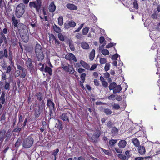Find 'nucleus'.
Masks as SVG:
<instances>
[{
    "instance_id": "nucleus-12",
    "label": "nucleus",
    "mask_w": 160,
    "mask_h": 160,
    "mask_svg": "<svg viewBox=\"0 0 160 160\" xmlns=\"http://www.w3.org/2000/svg\"><path fill=\"white\" fill-rule=\"evenodd\" d=\"M8 56V52L6 48L0 50V59L7 58Z\"/></svg>"
},
{
    "instance_id": "nucleus-7",
    "label": "nucleus",
    "mask_w": 160,
    "mask_h": 160,
    "mask_svg": "<svg viewBox=\"0 0 160 160\" xmlns=\"http://www.w3.org/2000/svg\"><path fill=\"white\" fill-rule=\"evenodd\" d=\"M45 107V104L43 101L38 104V108H36L35 110L34 116L35 118H37L39 117L41 113L43 112V108Z\"/></svg>"
},
{
    "instance_id": "nucleus-35",
    "label": "nucleus",
    "mask_w": 160,
    "mask_h": 160,
    "mask_svg": "<svg viewBox=\"0 0 160 160\" xmlns=\"http://www.w3.org/2000/svg\"><path fill=\"white\" fill-rule=\"evenodd\" d=\"M116 85V83L114 82L111 83L108 87L109 90H113Z\"/></svg>"
},
{
    "instance_id": "nucleus-46",
    "label": "nucleus",
    "mask_w": 160,
    "mask_h": 160,
    "mask_svg": "<svg viewBox=\"0 0 160 160\" xmlns=\"http://www.w3.org/2000/svg\"><path fill=\"white\" fill-rule=\"evenodd\" d=\"M58 38L60 41H63L65 40V38L64 37V36L61 33L58 34Z\"/></svg>"
},
{
    "instance_id": "nucleus-11",
    "label": "nucleus",
    "mask_w": 160,
    "mask_h": 160,
    "mask_svg": "<svg viewBox=\"0 0 160 160\" xmlns=\"http://www.w3.org/2000/svg\"><path fill=\"white\" fill-rule=\"evenodd\" d=\"M33 62V61L32 59L29 58H28L26 61V65L30 72H32L34 70V67L32 63Z\"/></svg>"
},
{
    "instance_id": "nucleus-58",
    "label": "nucleus",
    "mask_w": 160,
    "mask_h": 160,
    "mask_svg": "<svg viewBox=\"0 0 160 160\" xmlns=\"http://www.w3.org/2000/svg\"><path fill=\"white\" fill-rule=\"evenodd\" d=\"M97 64H93L91 68L90 69L89 68V69L91 71L94 70L97 68Z\"/></svg>"
},
{
    "instance_id": "nucleus-40",
    "label": "nucleus",
    "mask_w": 160,
    "mask_h": 160,
    "mask_svg": "<svg viewBox=\"0 0 160 160\" xmlns=\"http://www.w3.org/2000/svg\"><path fill=\"white\" fill-rule=\"evenodd\" d=\"M10 82L9 81L8 82H7L6 81H5V85H4V88L6 90H8L9 89V87L10 86Z\"/></svg>"
},
{
    "instance_id": "nucleus-33",
    "label": "nucleus",
    "mask_w": 160,
    "mask_h": 160,
    "mask_svg": "<svg viewBox=\"0 0 160 160\" xmlns=\"http://www.w3.org/2000/svg\"><path fill=\"white\" fill-rule=\"evenodd\" d=\"M95 55V50L94 49H92L91 52L89 54V59L91 60L92 61L93 60Z\"/></svg>"
},
{
    "instance_id": "nucleus-34",
    "label": "nucleus",
    "mask_w": 160,
    "mask_h": 160,
    "mask_svg": "<svg viewBox=\"0 0 160 160\" xmlns=\"http://www.w3.org/2000/svg\"><path fill=\"white\" fill-rule=\"evenodd\" d=\"M44 72H48L50 75H51L52 74V69L48 66H46L44 69Z\"/></svg>"
},
{
    "instance_id": "nucleus-43",
    "label": "nucleus",
    "mask_w": 160,
    "mask_h": 160,
    "mask_svg": "<svg viewBox=\"0 0 160 160\" xmlns=\"http://www.w3.org/2000/svg\"><path fill=\"white\" fill-rule=\"evenodd\" d=\"M112 106L114 109L116 110H118L120 108V106L118 104L114 103L112 104Z\"/></svg>"
},
{
    "instance_id": "nucleus-27",
    "label": "nucleus",
    "mask_w": 160,
    "mask_h": 160,
    "mask_svg": "<svg viewBox=\"0 0 160 160\" xmlns=\"http://www.w3.org/2000/svg\"><path fill=\"white\" fill-rule=\"evenodd\" d=\"M132 142L135 147H138L140 145V142L138 139L136 138H134L132 139Z\"/></svg>"
},
{
    "instance_id": "nucleus-60",
    "label": "nucleus",
    "mask_w": 160,
    "mask_h": 160,
    "mask_svg": "<svg viewBox=\"0 0 160 160\" xmlns=\"http://www.w3.org/2000/svg\"><path fill=\"white\" fill-rule=\"evenodd\" d=\"M102 85V86L105 88H107L108 87V83L107 82L105 81H103L102 82H101Z\"/></svg>"
},
{
    "instance_id": "nucleus-30",
    "label": "nucleus",
    "mask_w": 160,
    "mask_h": 160,
    "mask_svg": "<svg viewBox=\"0 0 160 160\" xmlns=\"http://www.w3.org/2000/svg\"><path fill=\"white\" fill-rule=\"evenodd\" d=\"M9 56L8 57V59L10 61L11 64L13 66L14 65V62L13 61V55L11 51H9Z\"/></svg>"
},
{
    "instance_id": "nucleus-45",
    "label": "nucleus",
    "mask_w": 160,
    "mask_h": 160,
    "mask_svg": "<svg viewBox=\"0 0 160 160\" xmlns=\"http://www.w3.org/2000/svg\"><path fill=\"white\" fill-rule=\"evenodd\" d=\"M21 126H18V125H17V127L16 128H15L13 130V132H19L21 130L22 128H20Z\"/></svg>"
},
{
    "instance_id": "nucleus-1",
    "label": "nucleus",
    "mask_w": 160,
    "mask_h": 160,
    "mask_svg": "<svg viewBox=\"0 0 160 160\" xmlns=\"http://www.w3.org/2000/svg\"><path fill=\"white\" fill-rule=\"evenodd\" d=\"M35 53L36 57L38 61H42L44 58V55L42 49L40 44L37 43L35 48Z\"/></svg>"
},
{
    "instance_id": "nucleus-3",
    "label": "nucleus",
    "mask_w": 160,
    "mask_h": 160,
    "mask_svg": "<svg viewBox=\"0 0 160 160\" xmlns=\"http://www.w3.org/2000/svg\"><path fill=\"white\" fill-rule=\"evenodd\" d=\"M11 136V134L9 132H6L5 129L0 130V145L2 143L5 138V142H8L10 140Z\"/></svg>"
},
{
    "instance_id": "nucleus-32",
    "label": "nucleus",
    "mask_w": 160,
    "mask_h": 160,
    "mask_svg": "<svg viewBox=\"0 0 160 160\" xmlns=\"http://www.w3.org/2000/svg\"><path fill=\"white\" fill-rule=\"evenodd\" d=\"M53 29L54 31L57 33H59L61 32V28L58 27L55 24H54L53 26Z\"/></svg>"
},
{
    "instance_id": "nucleus-9",
    "label": "nucleus",
    "mask_w": 160,
    "mask_h": 160,
    "mask_svg": "<svg viewBox=\"0 0 160 160\" xmlns=\"http://www.w3.org/2000/svg\"><path fill=\"white\" fill-rule=\"evenodd\" d=\"M71 115L70 112H67L62 114L60 116L59 118L64 122L68 123H69V118Z\"/></svg>"
},
{
    "instance_id": "nucleus-28",
    "label": "nucleus",
    "mask_w": 160,
    "mask_h": 160,
    "mask_svg": "<svg viewBox=\"0 0 160 160\" xmlns=\"http://www.w3.org/2000/svg\"><path fill=\"white\" fill-rule=\"evenodd\" d=\"M58 123L57 125V128L59 131L62 130L63 128V124L62 121L59 120H58Z\"/></svg>"
},
{
    "instance_id": "nucleus-21",
    "label": "nucleus",
    "mask_w": 160,
    "mask_h": 160,
    "mask_svg": "<svg viewBox=\"0 0 160 160\" xmlns=\"http://www.w3.org/2000/svg\"><path fill=\"white\" fill-rule=\"evenodd\" d=\"M47 106L49 108H54L55 104L52 100L50 99H47Z\"/></svg>"
},
{
    "instance_id": "nucleus-42",
    "label": "nucleus",
    "mask_w": 160,
    "mask_h": 160,
    "mask_svg": "<svg viewBox=\"0 0 160 160\" xmlns=\"http://www.w3.org/2000/svg\"><path fill=\"white\" fill-rule=\"evenodd\" d=\"M103 111L107 115H110L112 113V111L111 110L108 108L104 109Z\"/></svg>"
},
{
    "instance_id": "nucleus-56",
    "label": "nucleus",
    "mask_w": 160,
    "mask_h": 160,
    "mask_svg": "<svg viewBox=\"0 0 160 160\" xmlns=\"http://www.w3.org/2000/svg\"><path fill=\"white\" fill-rule=\"evenodd\" d=\"M4 33L2 32H0V34L1 36V37L0 38H2L3 40V41L4 40L6 41V38L5 36L4 35Z\"/></svg>"
},
{
    "instance_id": "nucleus-17",
    "label": "nucleus",
    "mask_w": 160,
    "mask_h": 160,
    "mask_svg": "<svg viewBox=\"0 0 160 160\" xmlns=\"http://www.w3.org/2000/svg\"><path fill=\"white\" fill-rule=\"evenodd\" d=\"M20 35L22 40L24 42H28L29 40L28 32L27 33H23L22 34Z\"/></svg>"
},
{
    "instance_id": "nucleus-36",
    "label": "nucleus",
    "mask_w": 160,
    "mask_h": 160,
    "mask_svg": "<svg viewBox=\"0 0 160 160\" xmlns=\"http://www.w3.org/2000/svg\"><path fill=\"white\" fill-rule=\"evenodd\" d=\"M117 156L118 158L121 160H126L127 158V157L125 155L122 154L121 153H119Z\"/></svg>"
},
{
    "instance_id": "nucleus-23",
    "label": "nucleus",
    "mask_w": 160,
    "mask_h": 160,
    "mask_svg": "<svg viewBox=\"0 0 160 160\" xmlns=\"http://www.w3.org/2000/svg\"><path fill=\"white\" fill-rule=\"evenodd\" d=\"M66 6L68 9L71 10H77L78 8V7L73 4L68 3Z\"/></svg>"
},
{
    "instance_id": "nucleus-37",
    "label": "nucleus",
    "mask_w": 160,
    "mask_h": 160,
    "mask_svg": "<svg viewBox=\"0 0 160 160\" xmlns=\"http://www.w3.org/2000/svg\"><path fill=\"white\" fill-rule=\"evenodd\" d=\"M58 24L60 26H62L63 24V22L62 16H60L58 18Z\"/></svg>"
},
{
    "instance_id": "nucleus-13",
    "label": "nucleus",
    "mask_w": 160,
    "mask_h": 160,
    "mask_svg": "<svg viewBox=\"0 0 160 160\" xmlns=\"http://www.w3.org/2000/svg\"><path fill=\"white\" fill-rule=\"evenodd\" d=\"M101 134V132L100 130L97 131L92 135L91 137V139L92 142H98V139Z\"/></svg>"
},
{
    "instance_id": "nucleus-16",
    "label": "nucleus",
    "mask_w": 160,
    "mask_h": 160,
    "mask_svg": "<svg viewBox=\"0 0 160 160\" xmlns=\"http://www.w3.org/2000/svg\"><path fill=\"white\" fill-rule=\"evenodd\" d=\"M35 96L37 98V100L40 102V103H41L42 101L44 103L43 100L44 98L43 93L41 92H38L36 93Z\"/></svg>"
},
{
    "instance_id": "nucleus-62",
    "label": "nucleus",
    "mask_w": 160,
    "mask_h": 160,
    "mask_svg": "<svg viewBox=\"0 0 160 160\" xmlns=\"http://www.w3.org/2000/svg\"><path fill=\"white\" fill-rule=\"evenodd\" d=\"M84 24H81L80 26L78 27V28L74 32H78L80 31V30L83 27V26Z\"/></svg>"
},
{
    "instance_id": "nucleus-14",
    "label": "nucleus",
    "mask_w": 160,
    "mask_h": 160,
    "mask_svg": "<svg viewBox=\"0 0 160 160\" xmlns=\"http://www.w3.org/2000/svg\"><path fill=\"white\" fill-rule=\"evenodd\" d=\"M76 25L75 22L73 20H71L68 22L64 23V27L65 29H68L70 27L73 28Z\"/></svg>"
},
{
    "instance_id": "nucleus-8",
    "label": "nucleus",
    "mask_w": 160,
    "mask_h": 160,
    "mask_svg": "<svg viewBox=\"0 0 160 160\" xmlns=\"http://www.w3.org/2000/svg\"><path fill=\"white\" fill-rule=\"evenodd\" d=\"M18 30L20 34H22L24 33H27L28 32L27 26L21 23H19L17 26Z\"/></svg>"
},
{
    "instance_id": "nucleus-55",
    "label": "nucleus",
    "mask_w": 160,
    "mask_h": 160,
    "mask_svg": "<svg viewBox=\"0 0 160 160\" xmlns=\"http://www.w3.org/2000/svg\"><path fill=\"white\" fill-rule=\"evenodd\" d=\"M110 66V65L109 63H107L106 64L104 67V70L106 71L107 72L109 69Z\"/></svg>"
},
{
    "instance_id": "nucleus-24",
    "label": "nucleus",
    "mask_w": 160,
    "mask_h": 160,
    "mask_svg": "<svg viewBox=\"0 0 160 160\" xmlns=\"http://www.w3.org/2000/svg\"><path fill=\"white\" fill-rule=\"evenodd\" d=\"M122 89L120 85H117L113 90V92L114 94H116L119 92Z\"/></svg>"
},
{
    "instance_id": "nucleus-63",
    "label": "nucleus",
    "mask_w": 160,
    "mask_h": 160,
    "mask_svg": "<svg viewBox=\"0 0 160 160\" xmlns=\"http://www.w3.org/2000/svg\"><path fill=\"white\" fill-rule=\"evenodd\" d=\"M94 85L96 86H98L100 85V83L98 80L95 79L94 80Z\"/></svg>"
},
{
    "instance_id": "nucleus-38",
    "label": "nucleus",
    "mask_w": 160,
    "mask_h": 160,
    "mask_svg": "<svg viewBox=\"0 0 160 160\" xmlns=\"http://www.w3.org/2000/svg\"><path fill=\"white\" fill-rule=\"evenodd\" d=\"M4 97L5 93L4 92H2L0 98V100L1 101V103L2 104H4L5 102V98Z\"/></svg>"
},
{
    "instance_id": "nucleus-47",
    "label": "nucleus",
    "mask_w": 160,
    "mask_h": 160,
    "mask_svg": "<svg viewBox=\"0 0 160 160\" xmlns=\"http://www.w3.org/2000/svg\"><path fill=\"white\" fill-rule=\"evenodd\" d=\"M138 2L137 0H135L133 2V7L136 10H138Z\"/></svg>"
},
{
    "instance_id": "nucleus-19",
    "label": "nucleus",
    "mask_w": 160,
    "mask_h": 160,
    "mask_svg": "<svg viewBox=\"0 0 160 160\" xmlns=\"http://www.w3.org/2000/svg\"><path fill=\"white\" fill-rule=\"evenodd\" d=\"M56 7L54 4V2H52L48 7V9L49 11L53 13L54 12L56 9Z\"/></svg>"
},
{
    "instance_id": "nucleus-15",
    "label": "nucleus",
    "mask_w": 160,
    "mask_h": 160,
    "mask_svg": "<svg viewBox=\"0 0 160 160\" xmlns=\"http://www.w3.org/2000/svg\"><path fill=\"white\" fill-rule=\"evenodd\" d=\"M65 58L67 60L69 61H73L76 62L77 61L76 58L75 56L72 53H69L65 55Z\"/></svg>"
},
{
    "instance_id": "nucleus-6",
    "label": "nucleus",
    "mask_w": 160,
    "mask_h": 160,
    "mask_svg": "<svg viewBox=\"0 0 160 160\" xmlns=\"http://www.w3.org/2000/svg\"><path fill=\"white\" fill-rule=\"evenodd\" d=\"M33 142L34 139L33 138L30 136H28L24 139L22 142V146L25 148H29L32 146Z\"/></svg>"
},
{
    "instance_id": "nucleus-48",
    "label": "nucleus",
    "mask_w": 160,
    "mask_h": 160,
    "mask_svg": "<svg viewBox=\"0 0 160 160\" xmlns=\"http://www.w3.org/2000/svg\"><path fill=\"white\" fill-rule=\"evenodd\" d=\"M101 52L104 55H108L109 53V51L107 49H103L102 50Z\"/></svg>"
},
{
    "instance_id": "nucleus-64",
    "label": "nucleus",
    "mask_w": 160,
    "mask_h": 160,
    "mask_svg": "<svg viewBox=\"0 0 160 160\" xmlns=\"http://www.w3.org/2000/svg\"><path fill=\"white\" fill-rule=\"evenodd\" d=\"M55 44L56 46H58L60 45V42L56 38L55 40Z\"/></svg>"
},
{
    "instance_id": "nucleus-53",
    "label": "nucleus",
    "mask_w": 160,
    "mask_h": 160,
    "mask_svg": "<svg viewBox=\"0 0 160 160\" xmlns=\"http://www.w3.org/2000/svg\"><path fill=\"white\" fill-rule=\"evenodd\" d=\"M118 129L115 127H113L111 130L113 134H116L118 132Z\"/></svg>"
},
{
    "instance_id": "nucleus-54",
    "label": "nucleus",
    "mask_w": 160,
    "mask_h": 160,
    "mask_svg": "<svg viewBox=\"0 0 160 160\" xmlns=\"http://www.w3.org/2000/svg\"><path fill=\"white\" fill-rule=\"evenodd\" d=\"M55 109L54 108H49V114L51 117H53V111L55 110Z\"/></svg>"
},
{
    "instance_id": "nucleus-10",
    "label": "nucleus",
    "mask_w": 160,
    "mask_h": 160,
    "mask_svg": "<svg viewBox=\"0 0 160 160\" xmlns=\"http://www.w3.org/2000/svg\"><path fill=\"white\" fill-rule=\"evenodd\" d=\"M61 67L64 71L68 72L70 74H72L75 71L72 65L68 64L67 66L62 64H61Z\"/></svg>"
},
{
    "instance_id": "nucleus-25",
    "label": "nucleus",
    "mask_w": 160,
    "mask_h": 160,
    "mask_svg": "<svg viewBox=\"0 0 160 160\" xmlns=\"http://www.w3.org/2000/svg\"><path fill=\"white\" fill-rule=\"evenodd\" d=\"M27 69L26 68L23 69V70H22L21 72V75L20 76V77L22 78H24L27 75Z\"/></svg>"
},
{
    "instance_id": "nucleus-39",
    "label": "nucleus",
    "mask_w": 160,
    "mask_h": 160,
    "mask_svg": "<svg viewBox=\"0 0 160 160\" xmlns=\"http://www.w3.org/2000/svg\"><path fill=\"white\" fill-rule=\"evenodd\" d=\"M22 142V140L20 139H18L15 144V147L16 148H18L21 145Z\"/></svg>"
},
{
    "instance_id": "nucleus-44",
    "label": "nucleus",
    "mask_w": 160,
    "mask_h": 160,
    "mask_svg": "<svg viewBox=\"0 0 160 160\" xmlns=\"http://www.w3.org/2000/svg\"><path fill=\"white\" fill-rule=\"evenodd\" d=\"M125 154L126 156L127 157V159H129V158L131 157V154L130 151L127 150L125 152Z\"/></svg>"
},
{
    "instance_id": "nucleus-29",
    "label": "nucleus",
    "mask_w": 160,
    "mask_h": 160,
    "mask_svg": "<svg viewBox=\"0 0 160 160\" xmlns=\"http://www.w3.org/2000/svg\"><path fill=\"white\" fill-rule=\"evenodd\" d=\"M80 63L84 68L87 69H89L90 67L89 65L87 64L83 60H81Z\"/></svg>"
},
{
    "instance_id": "nucleus-57",
    "label": "nucleus",
    "mask_w": 160,
    "mask_h": 160,
    "mask_svg": "<svg viewBox=\"0 0 160 160\" xmlns=\"http://www.w3.org/2000/svg\"><path fill=\"white\" fill-rule=\"evenodd\" d=\"M50 40H52L53 41L55 40L57 38L55 37L54 35L53 34H51L50 36Z\"/></svg>"
},
{
    "instance_id": "nucleus-31",
    "label": "nucleus",
    "mask_w": 160,
    "mask_h": 160,
    "mask_svg": "<svg viewBox=\"0 0 160 160\" xmlns=\"http://www.w3.org/2000/svg\"><path fill=\"white\" fill-rule=\"evenodd\" d=\"M81 46L82 48L85 49H88L90 48L88 44L85 42H82L81 43Z\"/></svg>"
},
{
    "instance_id": "nucleus-5",
    "label": "nucleus",
    "mask_w": 160,
    "mask_h": 160,
    "mask_svg": "<svg viewBox=\"0 0 160 160\" xmlns=\"http://www.w3.org/2000/svg\"><path fill=\"white\" fill-rule=\"evenodd\" d=\"M42 4L41 0H36L35 2H30L29 4V6L31 8H33L35 9L37 12H39L42 7Z\"/></svg>"
},
{
    "instance_id": "nucleus-61",
    "label": "nucleus",
    "mask_w": 160,
    "mask_h": 160,
    "mask_svg": "<svg viewBox=\"0 0 160 160\" xmlns=\"http://www.w3.org/2000/svg\"><path fill=\"white\" fill-rule=\"evenodd\" d=\"M106 125L107 127H111L112 125V122H111V120H110L109 121H108L106 124Z\"/></svg>"
},
{
    "instance_id": "nucleus-4",
    "label": "nucleus",
    "mask_w": 160,
    "mask_h": 160,
    "mask_svg": "<svg viewBox=\"0 0 160 160\" xmlns=\"http://www.w3.org/2000/svg\"><path fill=\"white\" fill-rule=\"evenodd\" d=\"M117 142V139H111L108 142V146L109 149H111L112 151L114 152L115 151L118 153H122V150L119 149L118 147L114 148L115 145Z\"/></svg>"
},
{
    "instance_id": "nucleus-59",
    "label": "nucleus",
    "mask_w": 160,
    "mask_h": 160,
    "mask_svg": "<svg viewBox=\"0 0 160 160\" xmlns=\"http://www.w3.org/2000/svg\"><path fill=\"white\" fill-rule=\"evenodd\" d=\"M119 55L118 54H116L113 55L112 57V59L116 60L118 58Z\"/></svg>"
},
{
    "instance_id": "nucleus-2",
    "label": "nucleus",
    "mask_w": 160,
    "mask_h": 160,
    "mask_svg": "<svg viewBox=\"0 0 160 160\" xmlns=\"http://www.w3.org/2000/svg\"><path fill=\"white\" fill-rule=\"evenodd\" d=\"M26 11V7L24 3L19 4L16 7L15 10V15L18 18L22 17Z\"/></svg>"
},
{
    "instance_id": "nucleus-49",
    "label": "nucleus",
    "mask_w": 160,
    "mask_h": 160,
    "mask_svg": "<svg viewBox=\"0 0 160 160\" xmlns=\"http://www.w3.org/2000/svg\"><path fill=\"white\" fill-rule=\"evenodd\" d=\"M86 74L85 73H82L80 75V78L81 80V81L82 82H84L85 80Z\"/></svg>"
},
{
    "instance_id": "nucleus-20",
    "label": "nucleus",
    "mask_w": 160,
    "mask_h": 160,
    "mask_svg": "<svg viewBox=\"0 0 160 160\" xmlns=\"http://www.w3.org/2000/svg\"><path fill=\"white\" fill-rule=\"evenodd\" d=\"M11 22L12 24L14 27H17L18 26V20L17 19L14 15L13 14L11 18Z\"/></svg>"
},
{
    "instance_id": "nucleus-41",
    "label": "nucleus",
    "mask_w": 160,
    "mask_h": 160,
    "mask_svg": "<svg viewBox=\"0 0 160 160\" xmlns=\"http://www.w3.org/2000/svg\"><path fill=\"white\" fill-rule=\"evenodd\" d=\"M89 28L86 27L83 28L82 30V33L83 35H86L88 32Z\"/></svg>"
},
{
    "instance_id": "nucleus-22",
    "label": "nucleus",
    "mask_w": 160,
    "mask_h": 160,
    "mask_svg": "<svg viewBox=\"0 0 160 160\" xmlns=\"http://www.w3.org/2000/svg\"><path fill=\"white\" fill-rule=\"evenodd\" d=\"M138 153L141 155H143L145 154L146 150L145 148L142 146H139L138 148Z\"/></svg>"
},
{
    "instance_id": "nucleus-52",
    "label": "nucleus",
    "mask_w": 160,
    "mask_h": 160,
    "mask_svg": "<svg viewBox=\"0 0 160 160\" xmlns=\"http://www.w3.org/2000/svg\"><path fill=\"white\" fill-rule=\"evenodd\" d=\"M100 62L101 64H105L107 62L106 59L104 58H100Z\"/></svg>"
},
{
    "instance_id": "nucleus-50",
    "label": "nucleus",
    "mask_w": 160,
    "mask_h": 160,
    "mask_svg": "<svg viewBox=\"0 0 160 160\" xmlns=\"http://www.w3.org/2000/svg\"><path fill=\"white\" fill-rule=\"evenodd\" d=\"M100 149L102 152H103L106 155H109L110 154L109 151L108 150H106L104 149L101 148Z\"/></svg>"
},
{
    "instance_id": "nucleus-18",
    "label": "nucleus",
    "mask_w": 160,
    "mask_h": 160,
    "mask_svg": "<svg viewBox=\"0 0 160 160\" xmlns=\"http://www.w3.org/2000/svg\"><path fill=\"white\" fill-rule=\"evenodd\" d=\"M127 143V142L125 140H122L120 141L118 143L119 149H122L124 148L126 146Z\"/></svg>"
},
{
    "instance_id": "nucleus-51",
    "label": "nucleus",
    "mask_w": 160,
    "mask_h": 160,
    "mask_svg": "<svg viewBox=\"0 0 160 160\" xmlns=\"http://www.w3.org/2000/svg\"><path fill=\"white\" fill-rule=\"evenodd\" d=\"M17 68L18 69L21 70H22L23 69H25L23 67V64L22 65H20L19 64H16Z\"/></svg>"
},
{
    "instance_id": "nucleus-26",
    "label": "nucleus",
    "mask_w": 160,
    "mask_h": 160,
    "mask_svg": "<svg viewBox=\"0 0 160 160\" xmlns=\"http://www.w3.org/2000/svg\"><path fill=\"white\" fill-rule=\"evenodd\" d=\"M24 117L21 114H18V126H21V123L24 119Z\"/></svg>"
}]
</instances>
